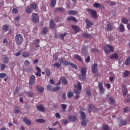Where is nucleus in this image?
Instances as JSON below:
<instances>
[{"label": "nucleus", "instance_id": "obj_6", "mask_svg": "<svg viewBox=\"0 0 130 130\" xmlns=\"http://www.w3.org/2000/svg\"><path fill=\"white\" fill-rule=\"evenodd\" d=\"M47 89L48 91H51L52 90V92H55L56 91H57V90L60 89V86H56L52 88V85H48L47 86Z\"/></svg>", "mask_w": 130, "mask_h": 130}, {"label": "nucleus", "instance_id": "obj_54", "mask_svg": "<svg viewBox=\"0 0 130 130\" xmlns=\"http://www.w3.org/2000/svg\"><path fill=\"white\" fill-rule=\"evenodd\" d=\"M109 100L110 102H111V103L112 104H114L115 101H114V100H113V98H112V97H109Z\"/></svg>", "mask_w": 130, "mask_h": 130}, {"label": "nucleus", "instance_id": "obj_8", "mask_svg": "<svg viewBox=\"0 0 130 130\" xmlns=\"http://www.w3.org/2000/svg\"><path fill=\"white\" fill-rule=\"evenodd\" d=\"M31 21L33 23H37L39 21V17H38V14L37 13H33L32 14Z\"/></svg>", "mask_w": 130, "mask_h": 130}, {"label": "nucleus", "instance_id": "obj_44", "mask_svg": "<svg viewBox=\"0 0 130 130\" xmlns=\"http://www.w3.org/2000/svg\"><path fill=\"white\" fill-rule=\"evenodd\" d=\"M128 76H129V71H128V70H126L124 72V77L125 78H127Z\"/></svg>", "mask_w": 130, "mask_h": 130}, {"label": "nucleus", "instance_id": "obj_50", "mask_svg": "<svg viewBox=\"0 0 130 130\" xmlns=\"http://www.w3.org/2000/svg\"><path fill=\"white\" fill-rule=\"evenodd\" d=\"M94 8H96L97 9H99L100 8V4L99 3H95L93 5Z\"/></svg>", "mask_w": 130, "mask_h": 130}, {"label": "nucleus", "instance_id": "obj_36", "mask_svg": "<svg viewBox=\"0 0 130 130\" xmlns=\"http://www.w3.org/2000/svg\"><path fill=\"white\" fill-rule=\"evenodd\" d=\"M56 4V0H51L50 1V7H53Z\"/></svg>", "mask_w": 130, "mask_h": 130}, {"label": "nucleus", "instance_id": "obj_32", "mask_svg": "<svg viewBox=\"0 0 130 130\" xmlns=\"http://www.w3.org/2000/svg\"><path fill=\"white\" fill-rule=\"evenodd\" d=\"M22 56L26 58V57H29L30 56V54L28 52H23Z\"/></svg>", "mask_w": 130, "mask_h": 130}, {"label": "nucleus", "instance_id": "obj_49", "mask_svg": "<svg viewBox=\"0 0 130 130\" xmlns=\"http://www.w3.org/2000/svg\"><path fill=\"white\" fill-rule=\"evenodd\" d=\"M7 77V74L3 73L0 74V79H4V78H6Z\"/></svg>", "mask_w": 130, "mask_h": 130}, {"label": "nucleus", "instance_id": "obj_4", "mask_svg": "<svg viewBox=\"0 0 130 130\" xmlns=\"http://www.w3.org/2000/svg\"><path fill=\"white\" fill-rule=\"evenodd\" d=\"M103 48L105 53H107V54H109L111 51H112V52H113L114 50V48L109 44H106V46L104 47Z\"/></svg>", "mask_w": 130, "mask_h": 130}, {"label": "nucleus", "instance_id": "obj_20", "mask_svg": "<svg viewBox=\"0 0 130 130\" xmlns=\"http://www.w3.org/2000/svg\"><path fill=\"white\" fill-rule=\"evenodd\" d=\"M119 31L121 33H122V32H124L125 31V28L124 25H123V24L121 23L119 26Z\"/></svg>", "mask_w": 130, "mask_h": 130}, {"label": "nucleus", "instance_id": "obj_12", "mask_svg": "<svg viewBox=\"0 0 130 130\" xmlns=\"http://www.w3.org/2000/svg\"><path fill=\"white\" fill-rule=\"evenodd\" d=\"M99 88L100 90V94H104V92H105V90L103 87V84L101 82L99 83Z\"/></svg>", "mask_w": 130, "mask_h": 130}, {"label": "nucleus", "instance_id": "obj_57", "mask_svg": "<svg viewBox=\"0 0 130 130\" xmlns=\"http://www.w3.org/2000/svg\"><path fill=\"white\" fill-rule=\"evenodd\" d=\"M81 124L83 125V126H86V125H87V123L86 122V121L84 120L81 121Z\"/></svg>", "mask_w": 130, "mask_h": 130}, {"label": "nucleus", "instance_id": "obj_60", "mask_svg": "<svg viewBox=\"0 0 130 130\" xmlns=\"http://www.w3.org/2000/svg\"><path fill=\"white\" fill-rule=\"evenodd\" d=\"M25 66H30V62L28 60H25L24 62Z\"/></svg>", "mask_w": 130, "mask_h": 130}, {"label": "nucleus", "instance_id": "obj_14", "mask_svg": "<svg viewBox=\"0 0 130 130\" xmlns=\"http://www.w3.org/2000/svg\"><path fill=\"white\" fill-rule=\"evenodd\" d=\"M68 119L70 121H77L78 118L76 116L69 115L68 116Z\"/></svg>", "mask_w": 130, "mask_h": 130}, {"label": "nucleus", "instance_id": "obj_55", "mask_svg": "<svg viewBox=\"0 0 130 130\" xmlns=\"http://www.w3.org/2000/svg\"><path fill=\"white\" fill-rule=\"evenodd\" d=\"M62 123H63V124H68V123H69V121L67 119H62Z\"/></svg>", "mask_w": 130, "mask_h": 130}, {"label": "nucleus", "instance_id": "obj_7", "mask_svg": "<svg viewBox=\"0 0 130 130\" xmlns=\"http://www.w3.org/2000/svg\"><path fill=\"white\" fill-rule=\"evenodd\" d=\"M87 11L90 13L93 19H97L98 16L97 15V12H96V11L91 9H88Z\"/></svg>", "mask_w": 130, "mask_h": 130}, {"label": "nucleus", "instance_id": "obj_33", "mask_svg": "<svg viewBox=\"0 0 130 130\" xmlns=\"http://www.w3.org/2000/svg\"><path fill=\"white\" fill-rule=\"evenodd\" d=\"M81 119L85 120L86 119V114L84 112L80 111Z\"/></svg>", "mask_w": 130, "mask_h": 130}, {"label": "nucleus", "instance_id": "obj_48", "mask_svg": "<svg viewBox=\"0 0 130 130\" xmlns=\"http://www.w3.org/2000/svg\"><path fill=\"white\" fill-rule=\"evenodd\" d=\"M48 32V29L46 27H43V33L44 35H46V34Z\"/></svg>", "mask_w": 130, "mask_h": 130}, {"label": "nucleus", "instance_id": "obj_15", "mask_svg": "<svg viewBox=\"0 0 130 130\" xmlns=\"http://www.w3.org/2000/svg\"><path fill=\"white\" fill-rule=\"evenodd\" d=\"M85 23L86 24V28L87 29H89V28L91 27V26L93 25V23L89 21V19H86L85 20Z\"/></svg>", "mask_w": 130, "mask_h": 130}, {"label": "nucleus", "instance_id": "obj_37", "mask_svg": "<svg viewBox=\"0 0 130 130\" xmlns=\"http://www.w3.org/2000/svg\"><path fill=\"white\" fill-rule=\"evenodd\" d=\"M107 4H109V5H110V6H115V5H116V3L111 1L110 0H108L107 1Z\"/></svg>", "mask_w": 130, "mask_h": 130}, {"label": "nucleus", "instance_id": "obj_5", "mask_svg": "<svg viewBox=\"0 0 130 130\" xmlns=\"http://www.w3.org/2000/svg\"><path fill=\"white\" fill-rule=\"evenodd\" d=\"M15 40L17 45H21L23 43V36L20 34H16L15 36Z\"/></svg>", "mask_w": 130, "mask_h": 130}, {"label": "nucleus", "instance_id": "obj_51", "mask_svg": "<svg viewBox=\"0 0 130 130\" xmlns=\"http://www.w3.org/2000/svg\"><path fill=\"white\" fill-rule=\"evenodd\" d=\"M123 96H125L127 94V88H125L122 90Z\"/></svg>", "mask_w": 130, "mask_h": 130}, {"label": "nucleus", "instance_id": "obj_56", "mask_svg": "<svg viewBox=\"0 0 130 130\" xmlns=\"http://www.w3.org/2000/svg\"><path fill=\"white\" fill-rule=\"evenodd\" d=\"M12 12L14 14H18V13H19V11H18V10L16 8H14L12 10Z\"/></svg>", "mask_w": 130, "mask_h": 130}, {"label": "nucleus", "instance_id": "obj_26", "mask_svg": "<svg viewBox=\"0 0 130 130\" xmlns=\"http://www.w3.org/2000/svg\"><path fill=\"white\" fill-rule=\"evenodd\" d=\"M29 7L31 10H36V9L38 8V5L36 4H31L30 5Z\"/></svg>", "mask_w": 130, "mask_h": 130}, {"label": "nucleus", "instance_id": "obj_52", "mask_svg": "<svg viewBox=\"0 0 130 130\" xmlns=\"http://www.w3.org/2000/svg\"><path fill=\"white\" fill-rule=\"evenodd\" d=\"M14 113H19L20 110H19V108L17 107H16L14 109Z\"/></svg>", "mask_w": 130, "mask_h": 130}, {"label": "nucleus", "instance_id": "obj_2", "mask_svg": "<svg viewBox=\"0 0 130 130\" xmlns=\"http://www.w3.org/2000/svg\"><path fill=\"white\" fill-rule=\"evenodd\" d=\"M59 62L61 64H64L66 67L70 66V67H71V68H73V69H75L76 70L78 69V66H77V64L73 62H71L68 60H64L62 58L59 59Z\"/></svg>", "mask_w": 130, "mask_h": 130}, {"label": "nucleus", "instance_id": "obj_34", "mask_svg": "<svg viewBox=\"0 0 130 130\" xmlns=\"http://www.w3.org/2000/svg\"><path fill=\"white\" fill-rule=\"evenodd\" d=\"M67 35H68V33L64 32V34H60V35H59V36L60 38H61V40H64V37H66Z\"/></svg>", "mask_w": 130, "mask_h": 130}, {"label": "nucleus", "instance_id": "obj_53", "mask_svg": "<svg viewBox=\"0 0 130 130\" xmlns=\"http://www.w3.org/2000/svg\"><path fill=\"white\" fill-rule=\"evenodd\" d=\"M26 94H27L28 97H32V96H33V92H32L31 91L26 92Z\"/></svg>", "mask_w": 130, "mask_h": 130}, {"label": "nucleus", "instance_id": "obj_24", "mask_svg": "<svg viewBox=\"0 0 130 130\" xmlns=\"http://www.w3.org/2000/svg\"><path fill=\"white\" fill-rule=\"evenodd\" d=\"M61 81H62V84L63 85H68V80L64 77H61L60 78Z\"/></svg>", "mask_w": 130, "mask_h": 130}, {"label": "nucleus", "instance_id": "obj_39", "mask_svg": "<svg viewBox=\"0 0 130 130\" xmlns=\"http://www.w3.org/2000/svg\"><path fill=\"white\" fill-rule=\"evenodd\" d=\"M36 122L38 123H44L45 122V120L43 119H38L36 120Z\"/></svg>", "mask_w": 130, "mask_h": 130}, {"label": "nucleus", "instance_id": "obj_11", "mask_svg": "<svg viewBox=\"0 0 130 130\" xmlns=\"http://www.w3.org/2000/svg\"><path fill=\"white\" fill-rule=\"evenodd\" d=\"M88 107L89 109L88 111L89 113L92 112V110H93V111H98V109L96 108V107H94L92 104L89 105Z\"/></svg>", "mask_w": 130, "mask_h": 130}, {"label": "nucleus", "instance_id": "obj_42", "mask_svg": "<svg viewBox=\"0 0 130 130\" xmlns=\"http://www.w3.org/2000/svg\"><path fill=\"white\" fill-rule=\"evenodd\" d=\"M85 76H86V74H80L79 75V78L81 80H82V81H84V80L86 79Z\"/></svg>", "mask_w": 130, "mask_h": 130}, {"label": "nucleus", "instance_id": "obj_38", "mask_svg": "<svg viewBox=\"0 0 130 130\" xmlns=\"http://www.w3.org/2000/svg\"><path fill=\"white\" fill-rule=\"evenodd\" d=\"M74 57L75 59L78 60V61H82V57L78 55H75Z\"/></svg>", "mask_w": 130, "mask_h": 130}, {"label": "nucleus", "instance_id": "obj_17", "mask_svg": "<svg viewBox=\"0 0 130 130\" xmlns=\"http://www.w3.org/2000/svg\"><path fill=\"white\" fill-rule=\"evenodd\" d=\"M36 108L39 110V111H41L42 112H44V111H45V108L43 107L42 105L37 106Z\"/></svg>", "mask_w": 130, "mask_h": 130}, {"label": "nucleus", "instance_id": "obj_27", "mask_svg": "<svg viewBox=\"0 0 130 130\" xmlns=\"http://www.w3.org/2000/svg\"><path fill=\"white\" fill-rule=\"evenodd\" d=\"M49 22H50V28H51L52 29H53V28L55 27V23L53 22V20L52 19L50 20Z\"/></svg>", "mask_w": 130, "mask_h": 130}, {"label": "nucleus", "instance_id": "obj_64", "mask_svg": "<svg viewBox=\"0 0 130 130\" xmlns=\"http://www.w3.org/2000/svg\"><path fill=\"white\" fill-rule=\"evenodd\" d=\"M55 117H56V118H60V115L58 113H56L55 114Z\"/></svg>", "mask_w": 130, "mask_h": 130}, {"label": "nucleus", "instance_id": "obj_40", "mask_svg": "<svg viewBox=\"0 0 130 130\" xmlns=\"http://www.w3.org/2000/svg\"><path fill=\"white\" fill-rule=\"evenodd\" d=\"M52 67H56L57 69H59L61 65H60V64L58 62H56L55 63L52 64Z\"/></svg>", "mask_w": 130, "mask_h": 130}, {"label": "nucleus", "instance_id": "obj_63", "mask_svg": "<svg viewBox=\"0 0 130 130\" xmlns=\"http://www.w3.org/2000/svg\"><path fill=\"white\" fill-rule=\"evenodd\" d=\"M128 111V107H126L124 108V112L125 113H126V112H127Z\"/></svg>", "mask_w": 130, "mask_h": 130}, {"label": "nucleus", "instance_id": "obj_13", "mask_svg": "<svg viewBox=\"0 0 130 130\" xmlns=\"http://www.w3.org/2000/svg\"><path fill=\"white\" fill-rule=\"evenodd\" d=\"M113 30V25H111L110 23H108L107 25V28H105V31L107 32H110Z\"/></svg>", "mask_w": 130, "mask_h": 130}, {"label": "nucleus", "instance_id": "obj_35", "mask_svg": "<svg viewBox=\"0 0 130 130\" xmlns=\"http://www.w3.org/2000/svg\"><path fill=\"white\" fill-rule=\"evenodd\" d=\"M68 13L69 15H77L78 14V12L75 10H69Z\"/></svg>", "mask_w": 130, "mask_h": 130}, {"label": "nucleus", "instance_id": "obj_46", "mask_svg": "<svg viewBox=\"0 0 130 130\" xmlns=\"http://www.w3.org/2000/svg\"><path fill=\"white\" fill-rule=\"evenodd\" d=\"M121 22H122V23H123V24H128V20L127 19L122 18L121 19Z\"/></svg>", "mask_w": 130, "mask_h": 130}, {"label": "nucleus", "instance_id": "obj_30", "mask_svg": "<svg viewBox=\"0 0 130 130\" xmlns=\"http://www.w3.org/2000/svg\"><path fill=\"white\" fill-rule=\"evenodd\" d=\"M81 73L82 75H86L87 69L86 68H82L81 69Z\"/></svg>", "mask_w": 130, "mask_h": 130}, {"label": "nucleus", "instance_id": "obj_19", "mask_svg": "<svg viewBox=\"0 0 130 130\" xmlns=\"http://www.w3.org/2000/svg\"><path fill=\"white\" fill-rule=\"evenodd\" d=\"M127 123V121L126 120H120V123L119 124V126H122L123 125H125Z\"/></svg>", "mask_w": 130, "mask_h": 130}, {"label": "nucleus", "instance_id": "obj_22", "mask_svg": "<svg viewBox=\"0 0 130 130\" xmlns=\"http://www.w3.org/2000/svg\"><path fill=\"white\" fill-rule=\"evenodd\" d=\"M37 88L39 93H43L44 92V87L37 85Z\"/></svg>", "mask_w": 130, "mask_h": 130}, {"label": "nucleus", "instance_id": "obj_1", "mask_svg": "<svg viewBox=\"0 0 130 130\" xmlns=\"http://www.w3.org/2000/svg\"><path fill=\"white\" fill-rule=\"evenodd\" d=\"M74 92L77 95L75 96V99H79L80 98V95H80L81 91H82V84H81V82L78 81L77 85H74Z\"/></svg>", "mask_w": 130, "mask_h": 130}, {"label": "nucleus", "instance_id": "obj_58", "mask_svg": "<svg viewBox=\"0 0 130 130\" xmlns=\"http://www.w3.org/2000/svg\"><path fill=\"white\" fill-rule=\"evenodd\" d=\"M22 54V51H19L15 53V56H20Z\"/></svg>", "mask_w": 130, "mask_h": 130}, {"label": "nucleus", "instance_id": "obj_45", "mask_svg": "<svg viewBox=\"0 0 130 130\" xmlns=\"http://www.w3.org/2000/svg\"><path fill=\"white\" fill-rule=\"evenodd\" d=\"M3 30H4V31H9V26L7 24L4 25L3 26Z\"/></svg>", "mask_w": 130, "mask_h": 130}, {"label": "nucleus", "instance_id": "obj_21", "mask_svg": "<svg viewBox=\"0 0 130 130\" xmlns=\"http://www.w3.org/2000/svg\"><path fill=\"white\" fill-rule=\"evenodd\" d=\"M23 121L24 122H25L26 124H27V125H31V120L27 118H24L23 119Z\"/></svg>", "mask_w": 130, "mask_h": 130}, {"label": "nucleus", "instance_id": "obj_43", "mask_svg": "<svg viewBox=\"0 0 130 130\" xmlns=\"http://www.w3.org/2000/svg\"><path fill=\"white\" fill-rule=\"evenodd\" d=\"M45 72L46 75L48 76V77H50V76H51V72H50V70H49V69H46Z\"/></svg>", "mask_w": 130, "mask_h": 130}, {"label": "nucleus", "instance_id": "obj_59", "mask_svg": "<svg viewBox=\"0 0 130 130\" xmlns=\"http://www.w3.org/2000/svg\"><path fill=\"white\" fill-rule=\"evenodd\" d=\"M7 67V65L5 64H1V70H5V69H6V68Z\"/></svg>", "mask_w": 130, "mask_h": 130}, {"label": "nucleus", "instance_id": "obj_41", "mask_svg": "<svg viewBox=\"0 0 130 130\" xmlns=\"http://www.w3.org/2000/svg\"><path fill=\"white\" fill-rule=\"evenodd\" d=\"M61 12H63V9L60 8H58L55 10V13H60Z\"/></svg>", "mask_w": 130, "mask_h": 130}, {"label": "nucleus", "instance_id": "obj_16", "mask_svg": "<svg viewBox=\"0 0 130 130\" xmlns=\"http://www.w3.org/2000/svg\"><path fill=\"white\" fill-rule=\"evenodd\" d=\"M82 37H83V38H86V39H90V38H92V36L91 35V34H88L87 32H84L83 34H82Z\"/></svg>", "mask_w": 130, "mask_h": 130}, {"label": "nucleus", "instance_id": "obj_23", "mask_svg": "<svg viewBox=\"0 0 130 130\" xmlns=\"http://www.w3.org/2000/svg\"><path fill=\"white\" fill-rule=\"evenodd\" d=\"M25 12L27 13V14H31L32 12H33V10L31 9L30 6H27L25 8Z\"/></svg>", "mask_w": 130, "mask_h": 130}, {"label": "nucleus", "instance_id": "obj_31", "mask_svg": "<svg viewBox=\"0 0 130 130\" xmlns=\"http://www.w3.org/2000/svg\"><path fill=\"white\" fill-rule=\"evenodd\" d=\"M3 62L4 63H8L9 62V58L7 56H4V57L3 58Z\"/></svg>", "mask_w": 130, "mask_h": 130}, {"label": "nucleus", "instance_id": "obj_18", "mask_svg": "<svg viewBox=\"0 0 130 130\" xmlns=\"http://www.w3.org/2000/svg\"><path fill=\"white\" fill-rule=\"evenodd\" d=\"M109 57L111 59H116L118 58V54L116 53H114L113 54L110 55Z\"/></svg>", "mask_w": 130, "mask_h": 130}, {"label": "nucleus", "instance_id": "obj_29", "mask_svg": "<svg viewBox=\"0 0 130 130\" xmlns=\"http://www.w3.org/2000/svg\"><path fill=\"white\" fill-rule=\"evenodd\" d=\"M102 128L103 130H112L111 127H110L108 125L106 124L102 126Z\"/></svg>", "mask_w": 130, "mask_h": 130}, {"label": "nucleus", "instance_id": "obj_3", "mask_svg": "<svg viewBox=\"0 0 130 130\" xmlns=\"http://www.w3.org/2000/svg\"><path fill=\"white\" fill-rule=\"evenodd\" d=\"M103 48L105 53H107V54H109L111 51H112V52H113L114 50V48L109 44H106V46L104 47Z\"/></svg>", "mask_w": 130, "mask_h": 130}, {"label": "nucleus", "instance_id": "obj_9", "mask_svg": "<svg viewBox=\"0 0 130 130\" xmlns=\"http://www.w3.org/2000/svg\"><path fill=\"white\" fill-rule=\"evenodd\" d=\"M35 76L33 75H31L29 78L28 85H29V86H33L34 84H35Z\"/></svg>", "mask_w": 130, "mask_h": 130}, {"label": "nucleus", "instance_id": "obj_28", "mask_svg": "<svg viewBox=\"0 0 130 130\" xmlns=\"http://www.w3.org/2000/svg\"><path fill=\"white\" fill-rule=\"evenodd\" d=\"M68 21H73L74 22H78V20L75 17L71 16L68 18Z\"/></svg>", "mask_w": 130, "mask_h": 130}, {"label": "nucleus", "instance_id": "obj_61", "mask_svg": "<svg viewBox=\"0 0 130 130\" xmlns=\"http://www.w3.org/2000/svg\"><path fill=\"white\" fill-rule=\"evenodd\" d=\"M90 60V56H88L87 58L85 59V62L88 63L89 62Z\"/></svg>", "mask_w": 130, "mask_h": 130}, {"label": "nucleus", "instance_id": "obj_62", "mask_svg": "<svg viewBox=\"0 0 130 130\" xmlns=\"http://www.w3.org/2000/svg\"><path fill=\"white\" fill-rule=\"evenodd\" d=\"M86 95H87V96H91V95H92L90 90L86 91Z\"/></svg>", "mask_w": 130, "mask_h": 130}, {"label": "nucleus", "instance_id": "obj_47", "mask_svg": "<svg viewBox=\"0 0 130 130\" xmlns=\"http://www.w3.org/2000/svg\"><path fill=\"white\" fill-rule=\"evenodd\" d=\"M67 96H68V98H72V97H73V96H74V93H73V92H72V91H69L68 93Z\"/></svg>", "mask_w": 130, "mask_h": 130}, {"label": "nucleus", "instance_id": "obj_25", "mask_svg": "<svg viewBox=\"0 0 130 130\" xmlns=\"http://www.w3.org/2000/svg\"><path fill=\"white\" fill-rule=\"evenodd\" d=\"M72 29L76 32V33H78V32L80 31V28L77 25H72L71 26Z\"/></svg>", "mask_w": 130, "mask_h": 130}, {"label": "nucleus", "instance_id": "obj_10", "mask_svg": "<svg viewBox=\"0 0 130 130\" xmlns=\"http://www.w3.org/2000/svg\"><path fill=\"white\" fill-rule=\"evenodd\" d=\"M98 64L97 63H93L91 66L92 74H96L98 71Z\"/></svg>", "mask_w": 130, "mask_h": 130}]
</instances>
